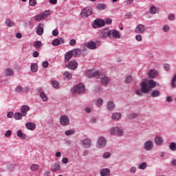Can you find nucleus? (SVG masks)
<instances>
[{
	"instance_id": "f257e3e1",
	"label": "nucleus",
	"mask_w": 176,
	"mask_h": 176,
	"mask_svg": "<svg viewBox=\"0 0 176 176\" xmlns=\"http://www.w3.org/2000/svg\"><path fill=\"white\" fill-rule=\"evenodd\" d=\"M157 85V82L153 80H144L140 83V86L141 87L140 90L136 89L135 94L137 96H142V93L144 94H148L152 89H155Z\"/></svg>"
},
{
	"instance_id": "f03ea898",
	"label": "nucleus",
	"mask_w": 176,
	"mask_h": 176,
	"mask_svg": "<svg viewBox=\"0 0 176 176\" xmlns=\"http://www.w3.org/2000/svg\"><path fill=\"white\" fill-rule=\"evenodd\" d=\"M85 89L86 88L85 87V85H83L82 83H79L73 87L71 89V91L73 94L78 93V94H82L85 93Z\"/></svg>"
},
{
	"instance_id": "7ed1b4c3",
	"label": "nucleus",
	"mask_w": 176,
	"mask_h": 176,
	"mask_svg": "<svg viewBox=\"0 0 176 176\" xmlns=\"http://www.w3.org/2000/svg\"><path fill=\"white\" fill-rule=\"evenodd\" d=\"M109 131L111 135H118V137H122V135L124 134L123 130H122L118 126H113L109 129Z\"/></svg>"
},
{
	"instance_id": "20e7f679",
	"label": "nucleus",
	"mask_w": 176,
	"mask_h": 176,
	"mask_svg": "<svg viewBox=\"0 0 176 176\" xmlns=\"http://www.w3.org/2000/svg\"><path fill=\"white\" fill-rule=\"evenodd\" d=\"M153 141L151 140H146L143 143V149H144V151H146L147 152L149 151H152V149H153Z\"/></svg>"
},
{
	"instance_id": "39448f33",
	"label": "nucleus",
	"mask_w": 176,
	"mask_h": 176,
	"mask_svg": "<svg viewBox=\"0 0 176 176\" xmlns=\"http://www.w3.org/2000/svg\"><path fill=\"white\" fill-rule=\"evenodd\" d=\"M93 13V9H91V8L90 7H86L85 8H84L83 10H82L80 14H81V17H89V16H91Z\"/></svg>"
},
{
	"instance_id": "423d86ee",
	"label": "nucleus",
	"mask_w": 176,
	"mask_h": 176,
	"mask_svg": "<svg viewBox=\"0 0 176 176\" xmlns=\"http://www.w3.org/2000/svg\"><path fill=\"white\" fill-rule=\"evenodd\" d=\"M65 67L72 71H75L78 69V62L75 60H71L65 65Z\"/></svg>"
},
{
	"instance_id": "0eeeda50",
	"label": "nucleus",
	"mask_w": 176,
	"mask_h": 176,
	"mask_svg": "<svg viewBox=\"0 0 176 176\" xmlns=\"http://www.w3.org/2000/svg\"><path fill=\"white\" fill-rule=\"evenodd\" d=\"M107 145V139L104 137H100L97 140L96 146L98 148H105Z\"/></svg>"
},
{
	"instance_id": "6e6552de",
	"label": "nucleus",
	"mask_w": 176,
	"mask_h": 176,
	"mask_svg": "<svg viewBox=\"0 0 176 176\" xmlns=\"http://www.w3.org/2000/svg\"><path fill=\"white\" fill-rule=\"evenodd\" d=\"M61 126H68L69 124V117L67 115H62L60 118Z\"/></svg>"
},
{
	"instance_id": "1a4fd4ad",
	"label": "nucleus",
	"mask_w": 176,
	"mask_h": 176,
	"mask_svg": "<svg viewBox=\"0 0 176 176\" xmlns=\"http://www.w3.org/2000/svg\"><path fill=\"white\" fill-rule=\"evenodd\" d=\"M97 79H100L101 83H102V85L109 84V78L106 77L105 74H104L102 72H100V76L97 78Z\"/></svg>"
},
{
	"instance_id": "9d476101",
	"label": "nucleus",
	"mask_w": 176,
	"mask_h": 176,
	"mask_svg": "<svg viewBox=\"0 0 176 176\" xmlns=\"http://www.w3.org/2000/svg\"><path fill=\"white\" fill-rule=\"evenodd\" d=\"M87 76L88 78H100V72L96 71L94 72L93 70H87Z\"/></svg>"
},
{
	"instance_id": "9b49d317",
	"label": "nucleus",
	"mask_w": 176,
	"mask_h": 176,
	"mask_svg": "<svg viewBox=\"0 0 176 176\" xmlns=\"http://www.w3.org/2000/svg\"><path fill=\"white\" fill-rule=\"evenodd\" d=\"M80 143L82 144V148H85V149H88V148L91 146V140L89 138L82 140Z\"/></svg>"
},
{
	"instance_id": "f8f14e48",
	"label": "nucleus",
	"mask_w": 176,
	"mask_h": 176,
	"mask_svg": "<svg viewBox=\"0 0 176 176\" xmlns=\"http://www.w3.org/2000/svg\"><path fill=\"white\" fill-rule=\"evenodd\" d=\"M101 38H109L111 36V32L108 28L100 30Z\"/></svg>"
},
{
	"instance_id": "ddd939ff",
	"label": "nucleus",
	"mask_w": 176,
	"mask_h": 176,
	"mask_svg": "<svg viewBox=\"0 0 176 176\" xmlns=\"http://www.w3.org/2000/svg\"><path fill=\"white\" fill-rule=\"evenodd\" d=\"M135 32L136 34H144L145 32V25L139 24L135 28Z\"/></svg>"
},
{
	"instance_id": "4468645a",
	"label": "nucleus",
	"mask_w": 176,
	"mask_h": 176,
	"mask_svg": "<svg viewBox=\"0 0 176 176\" xmlns=\"http://www.w3.org/2000/svg\"><path fill=\"white\" fill-rule=\"evenodd\" d=\"M109 38H114L115 39H120V33L115 30H110Z\"/></svg>"
},
{
	"instance_id": "2eb2a0df",
	"label": "nucleus",
	"mask_w": 176,
	"mask_h": 176,
	"mask_svg": "<svg viewBox=\"0 0 176 176\" xmlns=\"http://www.w3.org/2000/svg\"><path fill=\"white\" fill-rule=\"evenodd\" d=\"M105 25V21L102 19H96L94 21V27L95 28H100Z\"/></svg>"
},
{
	"instance_id": "dca6fc26",
	"label": "nucleus",
	"mask_w": 176,
	"mask_h": 176,
	"mask_svg": "<svg viewBox=\"0 0 176 176\" xmlns=\"http://www.w3.org/2000/svg\"><path fill=\"white\" fill-rule=\"evenodd\" d=\"M65 42V41L64 40V38H63V37H60L59 38H54L52 41V45L54 46H59V45L64 44Z\"/></svg>"
},
{
	"instance_id": "f3484780",
	"label": "nucleus",
	"mask_w": 176,
	"mask_h": 176,
	"mask_svg": "<svg viewBox=\"0 0 176 176\" xmlns=\"http://www.w3.org/2000/svg\"><path fill=\"white\" fill-rule=\"evenodd\" d=\"M74 57V53H72V51H68L65 54V63H69V60Z\"/></svg>"
},
{
	"instance_id": "a211bd4d",
	"label": "nucleus",
	"mask_w": 176,
	"mask_h": 176,
	"mask_svg": "<svg viewBox=\"0 0 176 176\" xmlns=\"http://www.w3.org/2000/svg\"><path fill=\"white\" fill-rule=\"evenodd\" d=\"M43 27H45V25H43V23L38 24V28L36 30L37 35H43Z\"/></svg>"
},
{
	"instance_id": "6ab92c4d",
	"label": "nucleus",
	"mask_w": 176,
	"mask_h": 176,
	"mask_svg": "<svg viewBox=\"0 0 176 176\" xmlns=\"http://www.w3.org/2000/svg\"><path fill=\"white\" fill-rule=\"evenodd\" d=\"M51 170L53 173H56V171H60V163L56 162L52 165Z\"/></svg>"
},
{
	"instance_id": "aec40b11",
	"label": "nucleus",
	"mask_w": 176,
	"mask_h": 176,
	"mask_svg": "<svg viewBox=\"0 0 176 176\" xmlns=\"http://www.w3.org/2000/svg\"><path fill=\"white\" fill-rule=\"evenodd\" d=\"M30 111V107L28 105H23L21 107V113L25 116H27V112Z\"/></svg>"
},
{
	"instance_id": "412c9836",
	"label": "nucleus",
	"mask_w": 176,
	"mask_h": 176,
	"mask_svg": "<svg viewBox=\"0 0 176 176\" xmlns=\"http://www.w3.org/2000/svg\"><path fill=\"white\" fill-rule=\"evenodd\" d=\"M25 127L28 130H31V131H34V129H36V126L34 122H27L25 124Z\"/></svg>"
},
{
	"instance_id": "4be33fe9",
	"label": "nucleus",
	"mask_w": 176,
	"mask_h": 176,
	"mask_svg": "<svg viewBox=\"0 0 176 176\" xmlns=\"http://www.w3.org/2000/svg\"><path fill=\"white\" fill-rule=\"evenodd\" d=\"M148 76L151 79L156 78L157 76V71L155 69H152L148 72Z\"/></svg>"
},
{
	"instance_id": "5701e85b",
	"label": "nucleus",
	"mask_w": 176,
	"mask_h": 176,
	"mask_svg": "<svg viewBox=\"0 0 176 176\" xmlns=\"http://www.w3.org/2000/svg\"><path fill=\"white\" fill-rule=\"evenodd\" d=\"M100 176H109L111 170L109 168H103L100 171Z\"/></svg>"
},
{
	"instance_id": "b1692460",
	"label": "nucleus",
	"mask_w": 176,
	"mask_h": 176,
	"mask_svg": "<svg viewBox=\"0 0 176 176\" xmlns=\"http://www.w3.org/2000/svg\"><path fill=\"white\" fill-rule=\"evenodd\" d=\"M87 47L91 50H94L97 49V45L96 44V42L91 41L87 44Z\"/></svg>"
},
{
	"instance_id": "393cba45",
	"label": "nucleus",
	"mask_w": 176,
	"mask_h": 176,
	"mask_svg": "<svg viewBox=\"0 0 176 176\" xmlns=\"http://www.w3.org/2000/svg\"><path fill=\"white\" fill-rule=\"evenodd\" d=\"M155 142L156 145H163L164 140H163V138L160 136H156L155 138Z\"/></svg>"
},
{
	"instance_id": "a878e982",
	"label": "nucleus",
	"mask_w": 176,
	"mask_h": 176,
	"mask_svg": "<svg viewBox=\"0 0 176 176\" xmlns=\"http://www.w3.org/2000/svg\"><path fill=\"white\" fill-rule=\"evenodd\" d=\"M70 51L72 52L73 56H74V57H79V56L82 54V50L79 48H76Z\"/></svg>"
},
{
	"instance_id": "bb28decb",
	"label": "nucleus",
	"mask_w": 176,
	"mask_h": 176,
	"mask_svg": "<svg viewBox=\"0 0 176 176\" xmlns=\"http://www.w3.org/2000/svg\"><path fill=\"white\" fill-rule=\"evenodd\" d=\"M13 75H14V72H13V70L10 68H8L5 70L4 72V76H13Z\"/></svg>"
},
{
	"instance_id": "cd10ccee",
	"label": "nucleus",
	"mask_w": 176,
	"mask_h": 176,
	"mask_svg": "<svg viewBox=\"0 0 176 176\" xmlns=\"http://www.w3.org/2000/svg\"><path fill=\"white\" fill-rule=\"evenodd\" d=\"M120 118H122V113H114L111 116L113 120H120Z\"/></svg>"
},
{
	"instance_id": "c85d7f7f",
	"label": "nucleus",
	"mask_w": 176,
	"mask_h": 176,
	"mask_svg": "<svg viewBox=\"0 0 176 176\" xmlns=\"http://www.w3.org/2000/svg\"><path fill=\"white\" fill-rule=\"evenodd\" d=\"M16 135L17 137H19V138H21V140H27V135H25V133H23L21 130H19L17 131Z\"/></svg>"
},
{
	"instance_id": "c756f323",
	"label": "nucleus",
	"mask_w": 176,
	"mask_h": 176,
	"mask_svg": "<svg viewBox=\"0 0 176 176\" xmlns=\"http://www.w3.org/2000/svg\"><path fill=\"white\" fill-rule=\"evenodd\" d=\"M24 116H25L24 114H23V113H16L14 116V118L16 120H21V119H23V118H24Z\"/></svg>"
},
{
	"instance_id": "7c9ffc66",
	"label": "nucleus",
	"mask_w": 176,
	"mask_h": 176,
	"mask_svg": "<svg viewBox=\"0 0 176 176\" xmlns=\"http://www.w3.org/2000/svg\"><path fill=\"white\" fill-rule=\"evenodd\" d=\"M115 102L113 101H109L107 103V109L108 111H113L115 109Z\"/></svg>"
},
{
	"instance_id": "2f4dec72",
	"label": "nucleus",
	"mask_w": 176,
	"mask_h": 176,
	"mask_svg": "<svg viewBox=\"0 0 176 176\" xmlns=\"http://www.w3.org/2000/svg\"><path fill=\"white\" fill-rule=\"evenodd\" d=\"M30 71L32 72H38V64L37 63H32L30 65Z\"/></svg>"
},
{
	"instance_id": "473e14b6",
	"label": "nucleus",
	"mask_w": 176,
	"mask_h": 176,
	"mask_svg": "<svg viewBox=\"0 0 176 176\" xmlns=\"http://www.w3.org/2000/svg\"><path fill=\"white\" fill-rule=\"evenodd\" d=\"M149 13L151 14H156V13H157V8H156L155 6H151L149 8Z\"/></svg>"
},
{
	"instance_id": "72a5a7b5",
	"label": "nucleus",
	"mask_w": 176,
	"mask_h": 176,
	"mask_svg": "<svg viewBox=\"0 0 176 176\" xmlns=\"http://www.w3.org/2000/svg\"><path fill=\"white\" fill-rule=\"evenodd\" d=\"M33 46L35 49H41V47H42V41H36L34 42Z\"/></svg>"
},
{
	"instance_id": "f704fd0d",
	"label": "nucleus",
	"mask_w": 176,
	"mask_h": 176,
	"mask_svg": "<svg viewBox=\"0 0 176 176\" xmlns=\"http://www.w3.org/2000/svg\"><path fill=\"white\" fill-rule=\"evenodd\" d=\"M151 96L153 97V98H155L156 97H160V91L159 90H154L151 92Z\"/></svg>"
},
{
	"instance_id": "c9c22d12",
	"label": "nucleus",
	"mask_w": 176,
	"mask_h": 176,
	"mask_svg": "<svg viewBox=\"0 0 176 176\" xmlns=\"http://www.w3.org/2000/svg\"><path fill=\"white\" fill-rule=\"evenodd\" d=\"M63 76L67 80H71L72 79V74H71V73H69V72H65V73L63 74Z\"/></svg>"
},
{
	"instance_id": "e433bc0d",
	"label": "nucleus",
	"mask_w": 176,
	"mask_h": 176,
	"mask_svg": "<svg viewBox=\"0 0 176 176\" xmlns=\"http://www.w3.org/2000/svg\"><path fill=\"white\" fill-rule=\"evenodd\" d=\"M138 118V113H131L128 116V119L129 120H133V119H137Z\"/></svg>"
},
{
	"instance_id": "4c0bfd02",
	"label": "nucleus",
	"mask_w": 176,
	"mask_h": 176,
	"mask_svg": "<svg viewBox=\"0 0 176 176\" xmlns=\"http://www.w3.org/2000/svg\"><path fill=\"white\" fill-rule=\"evenodd\" d=\"M5 23L7 27H14V22L10 21L9 19L6 20Z\"/></svg>"
},
{
	"instance_id": "58836bf2",
	"label": "nucleus",
	"mask_w": 176,
	"mask_h": 176,
	"mask_svg": "<svg viewBox=\"0 0 176 176\" xmlns=\"http://www.w3.org/2000/svg\"><path fill=\"white\" fill-rule=\"evenodd\" d=\"M51 84L54 89H58L60 87V82L57 80H52Z\"/></svg>"
},
{
	"instance_id": "ea45409f",
	"label": "nucleus",
	"mask_w": 176,
	"mask_h": 176,
	"mask_svg": "<svg viewBox=\"0 0 176 176\" xmlns=\"http://www.w3.org/2000/svg\"><path fill=\"white\" fill-rule=\"evenodd\" d=\"M39 96L41 97V100H43V101L46 102L48 100L47 96L45 92H40Z\"/></svg>"
},
{
	"instance_id": "a19ab883",
	"label": "nucleus",
	"mask_w": 176,
	"mask_h": 176,
	"mask_svg": "<svg viewBox=\"0 0 176 176\" xmlns=\"http://www.w3.org/2000/svg\"><path fill=\"white\" fill-rule=\"evenodd\" d=\"M35 21H41L42 20H43V16L42 15V14H37L36 16H34V17Z\"/></svg>"
},
{
	"instance_id": "79ce46f5",
	"label": "nucleus",
	"mask_w": 176,
	"mask_h": 176,
	"mask_svg": "<svg viewBox=\"0 0 176 176\" xmlns=\"http://www.w3.org/2000/svg\"><path fill=\"white\" fill-rule=\"evenodd\" d=\"M102 104H104V100H102V98H98L96 100V105L97 107H101Z\"/></svg>"
},
{
	"instance_id": "37998d69",
	"label": "nucleus",
	"mask_w": 176,
	"mask_h": 176,
	"mask_svg": "<svg viewBox=\"0 0 176 176\" xmlns=\"http://www.w3.org/2000/svg\"><path fill=\"white\" fill-rule=\"evenodd\" d=\"M96 9L98 10H104V9H105V4H104V3H98L96 6Z\"/></svg>"
},
{
	"instance_id": "c03bdc74",
	"label": "nucleus",
	"mask_w": 176,
	"mask_h": 176,
	"mask_svg": "<svg viewBox=\"0 0 176 176\" xmlns=\"http://www.w3.org/2000/svg\"><path fill=\"white\" fill-rule=\"evenodd\" d=\"M65 135H72V134H75V130L69 129L65 132Z\"/></svg>"
},
{
	"instance_id": "a18cd8bd",
	"label": "nucleus",
	"mask_w": 176,
	"mask_h": 176,
	"mask_svg": "<svg viewBox=\"0 0 176 176\" xmlns=\"http://www.w3.org/2000/svg\"><path fill=\"white\" fill-rule=\"evenodd\" d=\"M139 170H145L146 168V162H142L138 166Z\"/></svg>"
},
{
	"instance_id": "49530a36",
	"label": "nucleus",
	"mask_w": 176,
	"mask_h": 176,
	"mask_svg": "<svg viewBox=\"0 0 176 176\" xmlns=\"http://www.w3.org/2000/svg\"><path fill=\"white\" fill-rule=\"evenodd\" d=\"M50 10H45L41 13V15H43V19H46L47 16H50Z\"/></svg>"
},
{
	"instance_id": "de8ad7c7",
	"label": "nucleus",
	"mask_w": 176,
	"mask_h": 176,
	"mask_svg": "<svg viewBox=\"0 0 176 176\" xmlns=\"http://www.w3.org/2000/svg\"><path fill=\"white\" fill-rule=\"evenodd\" d=\"M38 168H39V165L38 164H32L30 166V170H32V171H36Z\"/></svg>"
},
{
	"instance_id": "09e8293b",
	"label": "nucleus",
	"mask_w": 176,
	"mask_h": 176,
	"mask_svg": "<svg viewBox=\"0 0 176 176\" xmlns=\"http://www.w3.org/2000/svg\"><path fill=\"white\" fill-rule=\"evenodd\" d=\"M126 83H131L133 82V76H128L125 78Z\"/></svg>"
},
{
	"instance_id": "8fccbe9b",
	"label": "nucleus",
	"mask_w": 176,
	"mask_h": 176,
	"mask_svg": "<svg viewBox=\"0 0 176 176\" xmlns=\"http://www.w3.org/2000/svg\"><path fill=\"white\" fill-rule=\"evenodd\" d=\"M170 151H176V143L175 142H171L169 146Z\"/></svg>"
},
{
	"instance_id": "3c124183",
	"label": "nucleus",
	"mask_w": 176,
	"mask_h": 176,
	"mask_svg": "<svg viewBox=\"0 0 176 176\" xmlns=\"http://www.w3.org/2000/svg\"><path fill=\"white\" fill-rule=\"evenodd\" d=\"M172 87H174V89H175L176 87V74L173 76V79H172Z\"/></svg>"
},
{
	"instance_id": "603ef678",
	"label": "nucleus",
	"mask_w": 176,
	"mask_h": 176,
	"mask_svg": "<svg viewBox=\"0 0 176 176\" xmlns=\"http://www.w3.org/2000/svg\"><path fill=\"white\" fill-rule=\"evenodd\" d=\"M111 157V153L105 152L103 153V159H109Z\"/></svg>"
},
{
	"instance_id": "864d4df0",
	"label": "nucleus",
	"mask_w": 176,
	"mask_h": 176,
	"mask_svg": "<svg viewBox=\"0 0 176 176\" xmlns=\"http://www.w3.org/2000/svg\"><path fill=\"white\" fill-rule=\"evenodd\" d=\"M16 93H23L24 91V89L21 87H16L15 88Z\"/></svg>"
},
{
	"instance_id": "5fc2aeb1",
	"label": "nucleus",
	"mask_w": 176,
	"mask_h": 176,
	"mask_svg": "<svg viewBox=\"0 0 176 176\" xmlns=\"http://www.w3.org/2000/svg\"><path fill=\"white\" fill-rule=\"evenodd\" d=\"M164 32H168L170 31V26L165 25L163 26Z\"/></svg>"
},
{
	"instance_id": "6e6d98bb",
	"label": "nucleus",
	"mask_w": 176,
	"mask_h": 176,
	"mask_svg": "<svg viewBox=\"0 0 176 176\" xmlns=\"http://www.w3.org/2000/svg\"><path fill=\"white\" fill-rule=\"evenodd\" d=\"M29 5H30V6H36V0H30Z\"/></svg>"
},
{
	"instance_id": "4d7b16f0",
	"label": "nucleus",
	"mask_w": 176,
	"mask_h": 176,
	"mask_svg": "<svg viewBox=\"0 0 176 176\" xmlns=\"http://www.w3.org/2000/svg\"><path fill=\"white\" fill-rule=\"evenodd\" d=\"M8 169L9 170L10 173H12V171H13L14 170V165L13 164H10L8 166Z\"/></svg>"
},
{
	"instance_id": "13d9d810",
	"label": "nucleus",
	"mask_w": 176,
	"mask_h": 176,
	"mask_svg": "<svg viewBox=\"0 0 176 176\" xmlns=\"http://www.w3.org/2000/svg\"><path fill=\"white\" fill-rule=\"evenodd\" d=\"M168 20H170V21H173V20H175V15L174 14H169Z\"/></svg>"
},
{
	"instance_id": "bf43d9fd",
	"label": "nucleus",
	"mask_w": 176,
	"mask_h": 176,
	"mask_svg": "<svg viewBox=\"0 0 176 176\" xmlns=\"http://www.w3.org/2000/svg\"><path fill=\"white\" fill-rule=\"evenodd\" d=\"M10 135H12V131L10 130L7 131L5 133V137H6V138H9Z\"/></svg>"
},
{
	"instance_id": "052dcab7",
	"label": "nucleus",
	"mask_w": 176,
	"mask_h": 176,
	"mask_svg": "<svg viewBox=\"0 0 176 176\" xmlns=\"http://www.w3.org/2000/svg\"><path fill=\"white\" fill-rule=\"evenodd\" d=\"M135 39L136 41H138V42H141V41H142V36H141L140 34H137L135 36Z\"/></svg>"
},
{
	"instance_id": "680f3d73",
	"label": "nucleus",
	"mask_w": 176,
	"mask_h": 176,
	"mask_svg": "<svg viewBox=\"0 0 176 176\" xmlns=\"http://www.w3.org/2000/svg\"><path fill=\"white\" fill-rule=\"evenodd\" d=\"M69 45H70V46H75V45H76V40H75L74 38L70 40Z\"/></svg>"
},
{
	"instance_id": "e2e57ef3",
	"label": "nucleus",
	"mask_w": 176,
	"mask_h": 176,
	"mask_svg": "<svg viewBox=\"0 0 176 176\" xmlns=\"http://www.w3.org/2000/svg\"><path fill=\"white\" fill-rule=\"evenodd\" d=\"M164 69L165 71H170V65L167 63L164 64Z\"/></svg>"
},
{
	"instance_id": "0e129e2a",
	"label": "nucleus",
	"mask_w": 176,
	"mask_h": 176,
	"mask_svg": "<svg viewBox=\"0 0 176 176\" xmlns=\"http://www.w3.org/2000/svg\"><path fill=\"white\" fill-rule=\"evenodd\" d=\"M42 67H43V68H47V67H49V62H47V61H44V62L42 63Z\"/></svg>"
},
{
	"instance_id": "69168bd1",
	"label": "nucleus",
	"mask_w": 176,
	"mask_h": 176,
	"mask_svg": "<svg viewBox=\"0 0 176 176\" xmlns=\"http://www.w3.org/2000/svg\"><path fill=\"white\" fill-rule=\"evenodd\" d=\"M32 56L34 58H36V57H39V52H38V51H34L32 53Z\"/></svg>"
},
{
	"instance_id": "338daca9",
	"label": "nucleus",
	"mask_w": 176,
	"mask_h": 176,
	"mask_svg": "<svg viewBox=\"0 0 176 176\" xmlns=\"http://www.w3.org/2000/svg\"><path fill=\"white\" fill-rule=\"evenodd\" d=\"M135 171H137V168L134 166H132L130 168V173H131V174H135Z\"/></svg>"
},
{
	"instance_id": "774afa93",
	"label": "nucleus",
	"mask_w": 176,
	"mask_h": 176,
	"mask_svg": "<svg viewBox=\"0 0 176 176\" xmlns=\"http://www.w3.org/2000/svg\"><path fill=\"white\" fill-rule=\"evenodd\" d=\"M52 35H53V36H57L58 35V30H57L56 29L52 31Z\"/></svg>"
}]
</instances>
